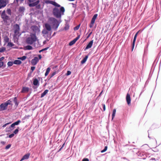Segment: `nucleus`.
I'll list each match as a JSON object with an SVG mask.
<instances>
[{
	"label": "nucleus",
	"mask_w": 161,
	"mask_h": 161,
	"mask_svg": "<svg viewBox=\"0 0 161 161\" xmlns=\"http://www.w3.org/2000/svg\"><path fill=\"white\" fill-rule=\"evenodd\" d=\"M21 122V121L20 120H18L17 121L15 122L14 123V125H18L19 124V123Z\"/></svg>",
	"instance_id": "4c0bfd02"
},
{
	"label": "nucleus",
	"mask_w": 161,
	"mask_h": 161,
	"mask_svg": "<svg viewBox=\"0 0 161 161\" xmlns=\"http://www.w3.org/2000/svg\"><path fill=\"white\" fill-rule=\"evenodd\" d=\"M36 34L31 33L30 37H28L26 40V43L29 44H32L36 40Z\"/></svg>",
	"instance_id": "7ed1b4c3"
},
{
	"label": "nucleus",
	"mask_w": 161,
	"mask_h": 161,
	"mask_svg": "<svg viewBox=\"0 0 161 161\" xmlns=\"http://www.w3.org/2000/svg\"><path fill=\"white\" fill-rule=\"evenodd\" d=\"M4 40L5 43H8L9 42V39L8 36H5L4 37Z\"/></svg>",
	"instance_id": "412c9836"
},
{
	"label": "nucleus",
	"mask_w": 161,
	"mask_h": 161,
	"mask_svg": "<svg viewBox=\"0 0 161 161\" xmlns=\"http://www.w3.org/2000/svg\"><path fill=\"white\" fill-rule=\"evenodd\" d=\"M8 3V0H0V9L5 7Z\"/></svg>",
	"instance_id": "423d86ee"
},
{
	"label": "nucleus",
	"mask_w": 161,
	"mask_h": 161,
	"mask_svg": "<svg viewBox=\"0 0 161 161\" xmlns=\"http://www.w3.org/2000/svg\"><path fill=\"white\" fill-rule=\"evenodd\" d=\"M26 56H23V57L20 58H18V59H20L22 60H24L26 58Z\"/></svg>",
	"instance_id": "72a5a7b5"
},
{
	"label": "nucleus",
	"mask_w": 161,
	"mask_h": 161,
	"mask_svg": "<svg viewBox=\"0 0 161 161\" xmlns=\"http://www.w3.org/2000/svg\"><path fill=\"white\" fill-rule=\"evenodd\" d=\"M95 21H91L90 24L89 26L91 28H92L94 25L95 23Z\"/></svg>",
	"instance_id": "2f4dec72"
},
{
	"label": "nucleus",
	"mask_w": 161,
	"mask_h": 161,
	"mask_svg": "<svg viewBox=\"0 0 161 161\" xmlns=\"http://www.w3.org/2000/svg\"><path fill=\"white\" fill-rule=\"evenodd\" d=\"M59 7V9H58V7H55L53 8V15L58 19L61 18V16L64 15L65 11L64 7L60 6Z\"/></svg>",
	"instance_id": "f257e3e1"
},
{
	"label": "nucleus",
	"mask_w": 161,
	"mask_h": 161,
	"mask_svg": "<svg viewBox=\"0 0 161 161\" xmlns=\"http://www.w3.org/2000/svg\"><path fill=\"white\" fill-rule=\"evenodd\" d=\"M69 24L67 23H66L65 24V26L64 27V30L65 31L68 30L69 28Z\"/></svg>",
	"instance_id": "4be33fe9"
},
{
	"label": "nucleus",
	"mask_w": 161,
	"mask_h": 161,
	"mask_svg": "<svg viewBox=\"0 0 161 161\" xmlns=\"http://www.w3.org/2000/svg\"><path fill=\"white\" fill-rule=\"evenodd\" d=\"M80 24L78 25L77 26H76L74 28V30L75 31H77V30H78L79 29V28H80Z\"/></svg>",
	"instance_id": "473e14b6"
},
{
	"label": "nucleus",
	"mask_w": 161,
	"mask_h": 161,
	"mask_svg": "<svg viewBox=\"0 0 161 161\" xmlns=\"http://www.w3.org/2000/svg\"><path fill=\"white\" fill-rule=\"evenodd\" d=\"M11 99H10L5 103H2L0 105V110L3 111L6 110L7 108V106L8 105H11L12 106L13 105Z\"/></svg>",
	"instance_id": "f03ea898"
},
{
	"label": "nucleus",
	"mask_w": 161,
	"mask_h": 161,
	"mask_svg": "<svg viewBox=\"0 0 161 161\" xmlns=\"http://www.w3.org/2000/svg\"><path fill=\"white\" fill-rule=\"evenodd\" d=\"M63 147H62L59 149V151H58V152H59L62 149Z\"/></svg>",
	"instance_id": "69168bd1"
},
{
	"label": "nucleus",
	"mask_w": 161,
	"mask_h": 161,
	"mask_svg": "<svg viewBox=\"0 0 161 161\" xmlns=\"http://www.w3.org/2000/svg\"><path fill=\"white\" fill-rule=\"evenodd\" d=\"M30 3H33L36 0H28Z\"/></svg>",
	"instance_id": "4d7b16f0"
},
{
	"label": "nucleus",
	"mask_w": 161,
	"mask_h": 161,
	"mask_svg": "<svg viewBox=\"0 0 161 161\" xmlns=\"http://www.w3.org/2000/svg\"><path fill=\"white\" fill-rule=\"evenodd\" d=\"M13 64H14V62L13 63L12 62H8L7 64L8 66H11L13 65Z\"/></svg>",
	"instance_id": "c9c22d12"
},
{
	"label": "nucleus",
	"mask_w": 161,
	"mask_h": 161,
	"mask_svg": "<svg viewBox=\"0 0 161 161\" xmlns=\"http://www.w3.org/2000/svg\"><path fill=\"white\" fill-rule=\"evenodd\" d=\"M6 13L9 14L11 15V10L10 9H8L6 10Z\"/></svg>",
	"instance_id": "e433bc0d"
},
{
	"label": "nucleus",
	"mask_w": 161,
	"mask_h": 161,
	"mask_svg": "<svg viewBox=\"0 0 161 161\" xmlns=\"http://www.w3.org/2000/svg\"><path fill=\"white\" fill-rule=\"evenodd\" d=\"M15 126V125L14 123H13L11 124V125H10V127H11V128H13Z\"/></svg>",
	"instance_id": "bf43d9fd"
},
{
	"label": "nucleus",
	"mask_w": 161,
	"mask_h": 161,
	"mask_svg": "<svg viewBox=\"0 0 161 161\" xmlns=\"http://www.w3.org/2000/svg\"><path fill=\"white\" fill-rule=\"evenodd\" d=\"M107 148H108L107 146H105L104 147V149L101 151V152L102 153H103V152H105V151H107Z\"/></svg>",
	"instance_id": "ea45409f"
},
{
	"label": "nucleus",
	"mask_w": 161,
	"mask_h": 161,
	"mask_svg": "<svg viewBox=\"0 0 161 161\" xmlns=\"http://www.w3.org/2000/svg\"><path fill=\"white\" fill-rule=\"evenodd\" d=\"M39 61V58L37 57H35L31 61V64L32 65H35Z\"/></svg>",
	"instance_id": "6e6552de"
},
{
	"label": "nucleus",
	"mask_w": 161,
	"mask_h": 161,
	"mask_svg": "<svg viewBox=\"0 0 161 161\" xmlns=\"http://www.w3.org/2000/svg\"><path fill=\"white\" fill-rule=\"evenodd\" d=\"M31 29L35 33L36 32L39 31V28L37 26H32L31 27ZM35 34V33H34Z\"/></svg>",
	"instance_id": "4468645a"
},
{
	"label": "nucleus",
	"mask_w": 161,
	"mask_h": 161,
	"mask_svg": "<svg viewBox=\"0 0 161 161\" xmlns=\"http://www.w3.org/2000/svg\"><path fill=\"white\" fill-rule=\"evenodd\" d=\"M92 33V32H91V33H90L88 35V36H87V38H88L89 37H90V36L91 35Z\"/></svg>",
	"instance_id": "052dcab7"
},
{
	"label": "nucleus",
	"mask_w": 161,
	"mask_h": 161,
	"mask_svg": "<svg viewBox=\"0 0 161 161\" xmlns=\"http://www.w3.org/2000/svg\"><path fill=\"white\" fill-rule=\"evenodd\" d=\"M116 112V109H114L113 110V114H112V119H113V118H114V116H115Z\"/></svg>",
	"instance_id": "c85d7f7f"
},
{
	"label": "nucleus",
	"mask_w": 161,
	"mask_h": 161,
	"mask_svg": "<svg viewBox=\"0 0 161 161\" xmlns=\"http://www.w3.org/2000/svg\"><path fill=\"white\" fill-rule=\"evenodd\" d=\"M93 40H92L87 45L85 50H86L89 48H91L93 45Z\"/></svg>",
	"instance_id": "9b49d317"
},
{
	"label": "nucleus",
	"mask_w": 161,
	"mask_h": 161,
	"mask_svg": "<svg viewBox=\"0 0 161 161\" xmlns=\"http://www.w3.org/2000/svg\"><path fill=\"white\" fill-rule=\"evenodd\" d=\"M30 155V154L29 153L25 154L23 157L20 161H22L24 160L28 159L29 158Z\"/></svg>",
	"instance_id": "ddd939ff"
},
{
	"label": "nucleus",
	"mask_w": 161,
	"mask_h": 161,
	"mask_svg": "<svg viewBox=\"0 0 161 161\" xmlns=\"http://www.w3.org/2000/svg\"><path fill=\"white\" fill-rule=\"evenodd\" d=\"M102 105L103 107V111H104L105 110V109H106L105 105L104 104H102Z\"/></svg>",
	"instance_id": "49530a36"
},
{
	"label": "nucleus",
	"mask_w": 161,
	"mask_h": 161,
	"mask_svg": "<svg viewBox=\"0 0 161 161\" xmlns=\"http://www.w3.org/2000/svg\"><path fill=\"white\" fill-rule=\"evenodd\" d=\"M80 38V36H78L77 37H76L75 38L74 40L75 42H76L78 40V39H79V38Z\"/></svg>",
	"instance_id": "a18cd8bd"
},
{
	"label": "nucleus",
	"mask_w": 161,
	"mask_h": 161,
	"mask_svg": "<svg viewBox=\"0 0 161 161\" xmlns=\"http://www.w3.org/2000/svg\"><path fill=\"white\" fill-rule=\"evenodd\" d=\"M10 123H11L10 122H9V123H8L6 124H5L3 126V127L4 128V127H5L7 125H8Z\"/></svg>",
	"instance_id": "603ef678"
},
{
	"label": "nucleus",
	"mask_w": 161,
	"mask_h": 161,
	"mask_svg": "<svg viewBox=\"0 0 161 161\" xmlns=\"http://www.w3.org/2000/svg\"><path fill=\"white\" fill-rule=\"evenodd\" d=\"M39 0H37V1L35 3H30L29 4V6L30 7H33L36 5L38 3H39Z\"/></svg>",
	"instance_id": "a211bd4d"
},
{
	"label": "nucleus",
	"mask_w": 161,
	"mask_h": 161,
	"mask_svg": "<svg viewBox=\"0 0 161 161\" xmlns=\"http://www.w3.org/2000/svg\"><path fill=\"white\" fill-rule=\"evenodd\" d=\"M88 58V56L86 55V56L85 57L83 58V59L82 60V61H81V64H84L86 62V61L87 58Z\"/></svg>",
	"instance_id": "aec40b11"
},
{
	"label": "nucleus",
	"mask_w": 161,
	"mask_h": 161,
	"mask_svg": "<svg viewBox=\"0 0 161 161\" xmlns=\"http://www.w3.org/2000/svg\"><path fill=\"white\" fill-rule=\"evenodd\" d=\"M64 145H65V143H64L63 144V145H62V147L63 148V147H64Z\"/></svg>",
	"instance_id": "338daca9"
},
{
	"label": "nucleus",
	"mask_w": 161,
	"mask_h": 161,
	"mask_svg": "<svg viewBox=\"0 0 161 161\" xmlns=\"http://www.w3.org/2000/svg\"><path fill=\"white\" fill-rule=\"evenodd\" d=\"M56 73L57 72L56 71H54L52 73H51L48 76L49 77V79L52 77L53 76L56 75Z\"/></svg>",
	"instance_id": "b1692460"
},
{
	"label": "nucleus",
	"mask_w": 161,
	"mask_h": 161,
	"mask_svg": "<svg viewBox=\"0 0 161 161\" xmlns=\"http://www.w3.org/2000/svg\"><path fill=\"white\" fill-rule=\"evenodd\" d=\"M48 92V90H45L44 92L41 95V97H43L44 96H45L47 93Z\"/></svg>",
	"instance_id": "393cba45"
},
{
	"label": "nucleus",
	"mask_w": 161,
	"mask_h": 161,
	"mask_svg": "<svg viewBox=\"0 0 161 161\" xmlns=\"http://www.w3.org/2000/svg\"><path fill=\"white\" fill-rule=\"evenodd\" d=\"M75 13V10H74V11L71 12V13L72 14V15H71V16H68V18H69V20H70L72 18V15H73L74 13Z\"/></svg>",
	"instance_id": "c756f323"
},
{
	"label": "nucleus",
	"mask_w": 161,
	"mask_h": 161,
	"mask_svg": "<svg viewBox=\"0 0 161 161\" xmlns=\"http://www.w3.org/2000/svg\"><path fill=\"white\" fill-rule=\"evenodd\" d=\"M71 74V72L69 70L67 72V73L66 74V75H70Z\"/></svg>",
	"instance_id": "09e8293b"
},
{
	"label": "nucleus",
	"mask_w": 161,
	"mask_h": 161,
	"mask_svg": "<svg viewBox=\"0 0 161 161\" xmlns=\"http://www.w3.org/2000/svg\"><path fill=\"white\" fill-rule=\"evenodd\" d=\"M19 27L18 24H16L14 25V33L15 35H17L19 33Z\"/></svg>",
	"instance_id": "0eeeda50"
},
{
	"label": "nucleus",
	"mask_w": 161,
	"mask_h": 161,
	"mask_svg": "<svg viewBox=\"0 0 161 161\" xmlns=\"http://www.w3.org/2000/svg\"><path fill=\"white\" fill-rule=\"evenodd\" d=\"M1 143L3 144V145H5L6 143V142H4V141H2L1 142Z\"/></svg>",
	"instance_id": "680f3d73"
},
{
	"label": "nucleus",
	"mask_w": 161,
	"mask_h": 161,
	"mask_svg": "<svg viewBox=\"0 0 161 161\" xmlns=\"http://www.w3.org/2000/svg\"><path fill=\"white\" fill-rule=\"evenodd\" d=\"M29 91V88L28 87H23L21 91L22 93H25L28 92Z\"/></svg>",
	"instance_id": "2eb2a0df"
},
{
	"label": "nucleus",
	"mask_w": 161,
	"mask_h": 161,
	"mask_svg": "<svg viewBox=\"0 0 161 161\" xmlns=\"http://www.w3.org/2000/svg\"><path fill=\"white\" fill-rule=\"evenodd\" d=\"M11 146V145L10 144H8L5 147V149H9Z\"/></svg>",
	"instance_id": "37998d69"
},
{
	"label": "nucleus",
	"mask_w": 161,
	"mask_h": 161,
	"mask_svg": "<svg viewBox=\"0 0 161 161\" xmlns=\"http://www.w3.org/2000/svg\"><path fill=\"white\" fill-rule=\"evenodd\" d=\"M50 4L53 5L54 6H55V7H60V5L55 1H51Z\"/></svg>",
	"instance_id": "f8f14e48"
},
{
	"label": "nucleus",
	"mask_w": 161,
	"mask_h": 161,
	"mask_svg": "<svg viewBox=\"0 0 161 161\" xmlns=\"http://www.w3.org/2000/svg\"><path fill=\"white\" fill-rule=\"evenodd\" d=\"M97 14H94L91 20H95L97 16Z\"/></svg>",
	"instance_id": "7c9ffc66"
},
{
	"label": "nucleus",
	"mask_w": 161,
	"mask_h": 161,
	"mask_svg": "<svg viewBox=\"0 0 161 161\" xmlns=\"http://www.w3.org/2000/svg\"><path fill=\"white\" fill-rule=\"evenodd\" d=\"M14 45V44L11 42H8V46L11 47H13Z\"/></svg>",
	"instance_id": "58836bf2"
},
{
	"label": "nucleus",
	"mask_w": 161,
	"mask_h": 161,
	"mask_svg": "<svg viewBox=\"0 0 161 161\" xmlns=\"http://www.w3.org/2000/svg\"><path fill=\"white\" fill-rule=\"evenodd\" d=\"M82 161H89V160L88 158H84L82 159Z\"/></svg>",
	"instance_id": "864d4df0"
},
{
	"label": "nucleus",
	"mask_w": 161,
	"mask_h": 161,
	"mask_svg": "<svg viewBox=\"0 0 161 161\" xmlns=\"http://www.w3.org/2000/svg\"><path fill=\"white\" fill-rule=\"evenodd\" d=\"M137 34H136L134 36V39H133V43H132V50H133L134 48V46H135V42H136V37H137Z\"/></svg>",
	"instance_id": "dca6fc26"
},
{
	"label": "nucleus",
	"mask_w": 161,
	"mask_h": 161,
	"mask_svg": "<svg viewBox=\"0 0 161 161\" xmlns=\"http://www.w3.org/2000/svg\"><path fill=\"white\" fill-rule=\"evenodd\" d=\"M44 29L42 31V33L43 34L46 35L48 33V32L51 30V25L49 24L46 23L44 26Z\"/></svg>",
	"instance_id": "20e7f679"
},
{
	"label": "nucleus",
	"mask_w": 161,
	"mask_h": 161,
	"mask_svg": "<svg viewBox=\"0 0 161 161\" xmlns=\"http://www.w3.org/2000/svg\"><path fill=\"white\" fill-rule=\"evenodd\" d=\"M25 8L24 7H20L19 9V11L20 13H23L25 11Z\"/></svg>",
	"instance_id": "6ab92c4d"
},
{
	"label": "nucleus",
	"mask_w": 161,
	"mask_h": 161,
	"mask_svg": "<svg viewBox=\"0 0 161 161\" xmlns=\"http://www.w3.org/2000/svg\"><path fill=\"white\" fill-rule=\"evenodd\" d=\"M3 62H0V67H2L3 66Z\"/></svg>",
	"instance_id": "5fc2aeb1"
},
{
	"label": "nucleus",
	"mask_w": 161,
	"mask_h": 161,
	"mask_svg": "<svg viewBox=\"0 0 161 161\" xmlns=\"http://www.w3.org/2000/svg\"><path fill=\"white\" fill-rule=\"evenodd\" d=\"M103 92V91H102L101 93H100L99 96H100L102 93V92Z\"/></svg>",
	"instance_id": "774afa93"
},
{
	"label": "nucleus",
	"mask_w": 161,
	"mask_h": 161,
	"mask_svg": "<svg viewBox=\"0 0 161 161\" xmlns=\"http://www.w3.org/2000/svg\"><path fill=\"white\" fill-rule=\"evenodd\" d=\"M51 23V26H52L53 29L55 30H56L58 28L60 22L59 21H52Z\"/></svg>",
	"instance_id": "39448f33"
},
{
	"label": "nucleus",
	"mask_w": 161,
	"mask_h": 161,
	"mask_svg": "<svg viewBox=\"0 0 161 161\" xmlns=\"http://www.w3.org/2000/svg\"><path fill=\"white\" fill-rule=\"evenodd\" d=\"M140 31H141V32L142 31H141L140 30H139L136 33V34H137V35L138 33H139V32H140Z\"/></svg>",
	"instance_id": "0e129e2a"
},
{
	"label": "nucleus",
	"mask_w": 161,
	"mask_h": 161,
	"mask_svg": "<svg viewBox=\"0 0 161 161\" xmlns=\"http://www.w3.org/2000/svg\"><path fill=\"white\" fill-rule=\"evenodd\" d=\"M50 68L49 67L46 70V72L45 74V76H47L48 74L50 71Z\"/></svg>",
	"instance_id": "a878e982"
},
{
	"label": "nucleus",
	"mask_w": 161,
	"mask_h": 161,
	"mask_svg": "<svg viewBox=\"0 0 161 161\" xmlns=\"http://www.w3.org/2000/svg\"><path fill=\"white\" fill-rule=\"evenodd\" d=\"M33 84L34 86L39 85V83L38 80L37 79H33Z\"/></svg>",
	"instance_id": "f3484780"
},
{
	"label": "nucleus",
	"mask_w": 161,
	"mask_h": 161,
	"mask_svg": "<svg viewBox=\"0 0 161 161\" xmlns=\"http://www.w3.org/2000/svg\"><path fill=\"white\" fill-rule=\"evenodd\" d=\"M5 50V48L4 47H3L0 48V52H2Z\"/></svg>",
	"instance_id": "79ce46f5"
},
{
	"label": "nucleus",
	"mask_w": 161,
	"mask_h": 161,
	"mask_svg": "<svg viewBox=\"0 0 161 161\" xmlns=\"http://www.w3.org/2000/svg\"><path fill=\"white\" fill-rule=\"evenodd\" d=\"M25 48L26 50H31L32 49V47L30 45L26 46Z\"/></svg>",
	"instance_id": "cd10ccee"
},
{
	"label": "nucleus",
	"mask_w": 161,
	"mask_h": 161,
	"mask_svg": "<svg viewBox=\"0 0 161 161\" xmlns=\"http://www.w3.org/2000/svg\"><path fill=\"white\" fill-rule=\"evenodd\" d=\"M4 58L3 57H2L1 58H0V61H2Z\"/></svg>",
	"instance_id": "e2e57ef3"
},
{
	"label": "nucleus",
	"mask_w": 161,
	"mask_h": 161,
	"mask_svg": "<svg viewBox=\"0 0 161 161\" xmlns=\"http://www.w3.org/2000/svg\"><path fill=\"white\" fill-rule=\"evenodd\" d=\"M35 69V67L34 66H32L31 67V69L32 71H33Z\"/></svg>",
	"instance_id": "13d9d810"
},
{
	"label": "nucleus",
	"mask_w": 161,
	"mask_h": 161,
	"mask_svg": "<svg viewBox=\"0 0 161 161\" xmlns=\"http://www.w3.org/2000/svg\"><path fill=\"white\" fill-rule=\"evenodd\" d=\"M48 20H57L56 19L54 18H50L48 19Z\"/></svg>",
	"instance_id": "3c124183"
},
{
	"label": "nucleus",
	"mask_w": 161,
	"mask_h": 161,
	"mask_svg": "<svg viewBox=\"0 0 161 161\" xmlns=\"http://www.w3.org/2000/svg\"><path fill=\"white\" fill-rule=\"evenodd\" d=\"M48 48V47H47L45 48H44V49H43L41 50V52L45 50H47Z\"/></svg>",
	"instance_id": "6e6d98bb"
},
{
	"label": "nucleus",
	"mask_w": 161,
	"mask_h": 161,
	"mask_svg": "<svg viewBox=\"0 0 161 161\" xmlns=\"http://www.w3.org/2000/svg\"><path fill=\"white\" fill-rule=\"evenodd\" d=\"M1 16L3 20H7L8 19V17L6 15L4 12L2 13Z\"/></svg>",
	"instance_id": "9d476101"
},
{
	"label": "nucleus",
	"mask_w": 161,
	"mask_h": 161,
	"mask_svg": "<svg viewBox=\"0 0 161 161\" xmlns=\"http://www.w3.org/2000/svg\"><path fill=\"white\" fill-rule=\"evenodd\" d=\"M51 0H46L44 1L45 3L47 4H50Z\"/></svg>",
	"instance_id": "c03bdc74"
},
{
	"label": "nucleus",
	"mask_w": 161,
	"mask_h": 161,
	"mask_svg": "<svg viewBox=\"0 0 161 161\" xmlns=\"http://www.w3.org/2000/svg\"><path fill=\"white\" fill-rule=\"evenodd\" d=\"M126 99V101H127L128 105H130V103L131 98H130V96L128 93L127 94Z\"/></svg>",
	"instance_id": "1a4fd4ad"
},
{
	"label": "nucleus",
	"mask_w": 161,
	"mask_h": 161,
	"mask_svg": "<svg viewBox=\"0 0 161 161\" xmlns=\"http://www.w3.org/2000/svg\"><path fill=\"white\" fill-rule=\"evenodd\" d=\"M14 135V133H12V134H11L10 135H9L8 136V137L10 138H11L12 137H13Z\"/></svg>",
	"instance_id": "de8ad7c7"
},
{
	"label": "nucleus",
	"mask_w": 161,
	"mask_h": 161,
	"mask_svg": "<svg viewBox=\"0 0 161 161\" xmlns=\"http://www.w3.org/2000/svg\"><path fill=\"white\" fill-rule=\"evenodd\" d=\"M14 102L15 104V105L17 106L18 105V103L17 102V100L16 97H14Z\"/></svg>",
	"instance_id": "bb28decb"
},
{
	"label": "nucleus",
	"mask_w": 161,
	"mask_h": 161,
	"mask_svg": "<svg viewBox=\"0 0 161 161\" xmlns=\"http://www.w3.org/2000/svg\"><path fill=\"white\" fill-rule=\"evenodd\" d=\"M14 63L16 64H20L21 63V62L18 60H16L14 61Z\"/></svg>",
	"instance_id": "5701e85b"
},
{
	"label": "nucleus",
	"mask_w": 161,
	"mask_h": 161,
	"mask_svg": "<svg viewBox=\"0 0 161 161\" xmlns=\"http://www.w3.org/2000/svg\"><path fill=\"white\" fill-rule=\"evenodd\" d=\"M24 0H14V2L16 1L17 3L18 2H20V3H22Z\"/></svg>",
	"instance_id": "8fccbe9b"
},
{
	"label": "nucleus",
	"mask_w": 161,
	"mask_h": 161,
	"mask_svg": "<svg viewBox=\"0 0 161 161\" xmlns=\"http://www.w3.org/2000/svg\"><path fill=\"white\" fill-rule=\"evenodd\" d=\"M75 42H76L73 40L69 43V46H72L74 44Z\"/></svg>",
	"instance_id": "f704fd0d"
},
{
	"label": "nucleus",
	"mask_w": 161,
	"mask_h": 161,
	"mask_svg": "<svg viewBox=\"0 0 161 161\" xmlns=\"http://www.w3.org/2000/svg\"><path fill=\"white\" fill-rule=\"evenodd\" d=\"M19 127H18L17 129L15 130L14 131V134H17L19 132L18 128Z\"/></svg>",
	"instance_id": "a19ab883"
}]
</instances>
